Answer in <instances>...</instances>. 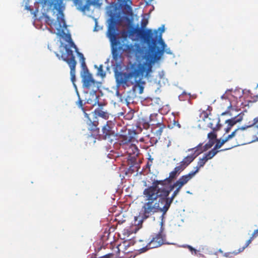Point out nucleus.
<instances>
[{
	"label": "nucleus",
	"mask_w": 258,
	"mask_h": 258,
	"mask_svg": "<svg viewBox=\"0 0 258 258\" xmlns=\"http://www.w3.org/2000/svg\"><path fill=\"white\" fill-rule=\"evenodd\" d=\"M255 125L253 122L248 125H246L238 127L229 135L230 138H235L237 145L236 146L246 144L247 141V138L249 135V132L246 130L247 128Z\"/></svg>",
	"instance_id": "nucleus-11"
},
{
	"label": "nucleus",
	"mask_w": 258,
	"mask_h": 258,
	"mask_svg": "<svg viewBox=\"0 0 258 258\" xmlns=\"http://www.w3.org/2000/svg\"><path fill=\"white\" fill-rule=\"evenodd\" d=\"M207 110L209 111V113H208L207 111L203 110L202 112L201 113V115H203V120H205L206 118H207L209 117V116H212L211 111L212 110V107L210 106H208Z\"/></svg>",
	"instance_id": "nucleus-26"
},
{
	"label": "nucleus",
	"mask_w": 258,
	"mask_h": 258,
	"mask_svg": "<svg viewBox=\"0 0 258 258\" xmlns=\"http://www.w3.org/2000/svg\"><path fill=\"white\" fill-rule=\"evenodd\" d=\"M164 26L159 28L158 30L154 31L152 30V38L155 40L153 46L150 44H147L149 47L148 56H152L155 60H159L163 54L165 47L166 46L162 39V34L164 32Z\"/></svg>",
	"instance_id": "nucleus-4"
},
{
	"label": "nucleus",
	"mask_w": 258,
	"mask_h": 258,
	"mask_svg": "<svg viewBox=\"0 0 258 258\" xmlns=\"http://www.w3.org/2000/svg\"><path fill=\"white\" fill-rule=\"evenodd\" d=\"M207 162L206 159L204 158H200L197 163V165L195 168L196 170L195 171H191L189 172V173L194 177L195 175L198 173L201 167H203L206 163Z\"/></svg>",
	"instance_id": "nucleus-21"
},
{
	"label": "nucleus",
	"mask_w": 258,
	"mask_h": 258,
	"mask_svg": "<svg viewBox=\"0 0 258 258\" xmlns=\"http://www.w3.org/2000/svg\"><path fill=\"white\" fill-rule=\"evenodd\" d=\"M148 23V19L143 18L141 22V28H140L142 29V30H144V29L146 27Z\"/></svg>",
	"instance_id": "nucleus-31"
},
{
	"label": "nucleus",
	"mask_w": 258,
	"mask_h": 258,
	"mask_svg": "<svg viewBox=\"0 0 258 258\" xmlns=\"http://www.w3.org/2000/svg\"><path fill=\"white\" fill-rule=\"evenodd\" d=\"M66 52L61 54L62 59L66 61L70 68V75L72 82L74 83L76 81V67L77 61L75 59V56L73 54V51L71 48L66 45Z\"/></svg>",
	"instance_id": "nucleus-9"
},
{
	"label": "nucleus",
	"mask_w": 258,
	"mask_h": 258,
	"mask_svg": "<svg viewBox=\"0 0 258 258\" xmlns=\"http://www.w3.org/2000/svg\"><path fill=\"white\" fill-rule=\"evenodd\" d=\"M143 126L145 129H148L151 126L150 123L148 122L144 121V120H143Z\"/></svg>",
	"instance_id": "nucleus-33"
},
{
	"label": "nucleus",
	"mask_w": 258,
	"mask_h": 258,
	"mask_svg": "<svg viewBox=\"0 0 258 258\" xmlns=\"http://www.w3.org/2000/svg\"><path fill=\"white\" fill-rule=\"evenodd\" d=\"M94 112L96 116L102 117L105 119H107L109 118L108 113L106 111H104L100 109H96Z\"/></svg>",
	"instance_id": "nucleus-25"
},
{
	"label": "nucleus",
	"mask_w": 258,
	"mask_h": 258,
	"mask_svg": "<svg viewBox=\"0 0 258 258\" xmlns=\"http://www.w3.org/2000/svg\"><path fill=\"white\" fill-rule=\"evenodd\" d=\"M227 114H229L230 115V113L229 111H225L224 112L222 113L221 115H224Z\"/></svg>",
	"instance_id": "nucleus-36"
},
{
	"label": "nucleus",
	"mask_w": 258,
	"mask_h": 258,
	"mask_svg": "<svg viewBox=\"0 0 258 258\" xmlns=\"http://www.w3.org/2000/svg\"><path fill=\"white\" fill-rule=\"evenodd\" d=\"M230 137L229 136V135L227 136L225 139H223L221 140H216V144L214 146V147L213 148L216 151H219L218 149H220L225 143H226L227 141H228L229 140L231 139L230 138ZM234 147H236V145H234L231 147H229L228 148H227V149H222V150H220V152L221 151H226L227 150H228V149H230Z\"/></svg>",
	"instance_id": "nucleus-18"
},
{
	"label": "nucleus",
	"mask_w": 258,
	"mask_h": 258,
	"mask_svg": "<svg viewBox=\"0 0 258 258\" xmlns=\"http://www.w3.org/2000/svg\"><path fill=\"white\" fill-rule=\"evenodd\" d=\"M187 247L188 248V249L192 251V250H195L196 251V249L195 248H194L192 246H190V245H188L187 246Z\"/></svg>",
	"instance_id": "nucleus-35"
},
{
	"label": "nucleus",
	"mask_w": 258,
	"mask_h": 258,
	"mask_svg": "<svg viewBox=\"0 0 258 258\" xmlns=\"http://www.w3.org/2000/svg\"><path fill=\"white\" fill-rule=\"evenodd\" d=\"M97 74L98 76H100L102 78L105 77L106 74L103 70V66L102 64H100L98 67Z\"/></svg>",
	"instance_id": "nucleus-27"
},
{
	"label": "nucleus",
	"mask_w": 258,
	"mask_h": 258,
	"mask_svg": "<svg viewBox=\"0 0 258 258\" xmlns=\"http://www.w3.org/2000/svg\"><path fill=\"white\" fill-rule=\"evenodd\" d=\"M134 219H135V223H135V224H137L136 222H137V221L138 220V217L137 216H135Z\"/></svg>",
	"instance_id": "nucleus-37"
},
{
	"label": "nucleus",
	"mask_w": 258,
	"mask_h": 258,
	"mask_svg": "<svg viewBox=\"0 0 258 258\" xmlns=\"http://www.w3.org/2000/svg\"><path fill=\"white\" fill-rule=\"evenodd\" d=\"M209 120H211L208 124V127H210L211 128H216V127H219V129H220V127L221 126V125L220 124V118L219 117H212V116L210 117Z\"/></svg>",
	"instance_id": "nucleus-20"
},
{
	"label": "nucleus",
	"mask_w": 258,
	"mask_h": 258,
	"mask_svg": "<svg viewBox=\"0 0 258 258\" xmlns=\"http://www.w3.org/2000/svg\"><path fill=\"white\" fill-rule=\"evenodd\" d=\"M189 164L183 159L180 162L178 165L176 166L173 170L169 173L168 177L164 180H155L152 182V185L149 187H151L153 189L154 187H158L159 186L170 184L172 181L176 179L179 174Z\"/></svg>",
	"instance_id": "nucleus-7"
},
{
	"label": "nucleus",
	"mask_w": 258,
	"mask_h": 258,
	"mask_svg": "<svg viewBox=\"0 0 258 258\" xmlns=\"http://www.w3.org/2000/svg\"><path fill=\"white\" fill-rule=\"evenodd\" d=\"M165 128V125L164 123H158V125L151 128V132L159 139Z\"/></svg>",
	"instance_id": "nucleus-19"
},
{
	"label": "nucleus",
	"mask_w": 258,
	"mask_h": 258,
	"mask_svg": "<svg viewBox=\"0 0 258 258\" xmlns=\"http://www.w3.org/2000/svg\"><path fill=\"white\" fill-rule=\"evenodd\" d=\"M152 30L148 29L143 30L140 28L138 26L136 27L131 26V28L127 31L123 30L121 32V36L122 38L126 40L128 37L132 40H138L141 38L147 44H150L153 45L155 43V40L152 38Z\"/></svg>",
	"instance_id": "nucleus-5"
},
{
	"label": "nucleus",
	"mask_w": 258,
	"mask_h": 258,
	"mask_svg": "<svg viewBox=\"0 0 258 258\" xmlns=\"http://www.w3.org/2000/svg\"><path fill=\"white\" fill-rule=\"evenodd\" d=\"M251 236L254 239L255 238H256L257 236H258V229H256L255 230L253 233L251 235Z\"/></svg>",
	"instance_id": "nucleus-34"
},
{
	"label": "nucleus",
	"mask_w": 258,
	"mask_h": 258,
	"mask_svg": "<svg viewBox=\"0 0 258 258\" xmlns=\"http://www.w3.org/2000/svg\"><path fill=\"white\" fill-rule=\"evenodd\" d=\"M230 107H231V105L228 107V108H230Z\"/></svg>",
	"instance_id": "nucleus-42"
},
{
	"label": "nucleus",
	"mask_w": 258,
	"mask_h": 258,
	"mask_svg": "<svg viewBox=\"0 0 258 258\" xmlns=\"http://www.w3.org/2000/svg\"><path fill=\"white\" fill-rule=\"evenodd\" d=\"M169 185L159 186L158 187H148L143 191V195L146 201L142 207V220H139L137 223L139 225L142 223L143 220L149 218L154 213L162 212V218L169 209L171 204L174 198L178 194L175 190L173 191L170 198H168L169 195L163 196L161 192L162 189L166 190L169 189Z\"/></svg>",
	"instance_id": "nucleus-3"
},
{
	"label": "nucleus",
	"mask_w": 258,
	"mask_h": 258,
	"mask_svg": "<svg viewBox=\"0 0 258 258\" xmlns=\"http://www.w3.org/2000/svg\"><path fill=\"white\" fill-rule=\"evenodd\" d=\"M27 9H28L29 10H31V9L30 8H28V7H27Z\"/></svg>",
	"instance_id": "nucleus-41"
},
{
	"label": "nucleus",
	"mask_w": 258,
	"mask_h": 258,
	"mask_svg": "<svg viewBox=\"0 0 258 258\" xmlns=\"http://www.w3.org/2000/svg\"><path fill=\"white\" fill-rule=\"evenodd\" d=\"M117 28L114 25L109 26L107 35L111 43L112 57L115 62L119 63L122 57V46L120 45L118 39V34L116 33Z\"/></svg>",
	"instance_id": "nucleus-6"
},
{
	"label": "nucleus",
	"mask_w": 258,
	"mask_h": 258,
	"mask_svg": "<svg viewBox=\"0 0 258 258\" xmlns=\"http://www.w3.org/2000/svg\"><path fill=\"white\" fill-rule=\"evenodd\" d=\"M253 239H254V238H253L252 236H251V237H250V238H249V239L246 241V243H245V245H244V246H243V247H242L239 248L238 249H239V252H241L243 251L244 250V249H245V248H246V247H247V246L250 244V243L251 242V241H252Z\"/></svg>",
	"instance_id": "nucleus-28"
},
{
	"label": "nucleus",
	"mask_w": 258,
	"mask_h": 258,
	"mask_svg": "<svg viewBox=\"0 0 258 258\" xmlns=\"http://www.w3.org/2000/svg\"><path fill=\"white\" fill-rule=\"evenodd\" d=\"M137 133L135 131L128 130L127 134L120 135L121 144L124 146L126 150V153L130 155L138 156L139 150L138 147L134 144L136 141L135 136Z\"/></svg>",
	"instance_id": "nucleus-8"
},
{
	"label": "nucleus",
	"mask_w": 258,
	"mask_h": 258,
	"mask_svg": "<svg viewBox=\"0 0 258 258\" xmlns=\"http://www.w3.org/2000/svg\"><path fill=\"white\" fill-rule=\"evenodd\" d=\"M126 50L129 52H133L134 51V46L132 44H127L125 46Z\"/></svg>",
	"instance_id": "nucleus-32"
},
{
	"label": "nucleus",
	"mask_w": 258,
	"mask_h": 258,
	"mask_svg": "<svg viewBox=\"0 0 258 258\" xmlns=\"http://www.w3.org/2000/svg\"><path fill=\"white\" fill-rule=\"evenodd\" d=\"M151 71L152 66L150 64L130 63L125 72L115 73L116 84L118 86H122L124 88L132 86L131 97L134 98L137 94H141L143 93L146 84L144 79L148 77Z\"/></svg>",
	"instance_id": "nucleus-2"
},
{
	"label": "nucleus",
	"mask_w": 258,
	"mask_h": 258,
	"mask_svg": "<svg viewBox=\"0 0 258 258\" xmlns=\"http://www.w3.org/2000/svg\"><path fill=\"white\" fill-rule=\"evenodd\" d=\"M212 131L208 134V138L209 141H213L215 142V140L217 139V135L216 132L219 131V127H216V128H212Z\"/></svg>",
	"instance_id": "nucleus-23"
},
{
	"label": "nucleus",
	"mask_w": 258,
	"mask_h": 258,
	"mask_svg": "<svg viewBox=\"0 0 258 258\" xmlns=\"http://www.w3.org/2000/svg\"><path fill=\"white\" fill-rule=\"evenodd\" d=\"M43 5V6L49 5L50 7L53 6V9L58 12L56 22L54 24V28L57 30V35L62 38L64 40L69 43L70 47L75 48L78 55L80 57V61L81 64L82 71L81 76L82 78L83 86L90 93H93L96 99L97 96L96 95V92L99 90V82L95 81L92 75L89 73V70L85 63V58L84 55L78 51V49L74 42L73 41L71 35L70 33H66L64 29L67 28V25L64 20V16L63 11L64 6L63 5V0H51L50 3H47V0H39L38 2Z\"/></svg>",
	"instance_id": "nucleus-1"
},
{
	"label": "nucleus",
	"mask_w": 258,
	"mask_h": 258,
	"mask_svg": "<svg viewBox=\"0 0 258 258\" xmlns=\"http://www.w3.org/2000/svg\"><path fill=\"white\" fill-rule=\"evenodd\" d=\"M215 144V142L209 141L203 147V152L207 151L209 149L211 148Z\"/></svg>",
	"instance_id": "nucleus-29"
},
{
	"label": "nucleus",
	"mask_w": 258,
	"mask_h": 258,
	"mask_svg": "<svg viewBox=\"0 0 258 258\" xmlns=\"http://www.w3.org/2000/svg\"><path fill=\"white\" fill-rule=\"evenodd\" d=\"M132 2L131 0H119V7L122 13L125 15V20L130 26V29L133 23V13L131 6Z\"/></svg>",
	"instance_id": "nucleus-12"
},
{
	"label": "nucleus",
	"mask_w": 258,
	"mask_h": 258,
	"mask_svg": "<svg viewBox=\"0 0 258 258\" xmlns=\"http://www.w3.org/2000/svg\"><path fill=\"white\" fill-rule=\"evenodd\" d=\"M113 124L111 121H107L106 124L102 127V134L100 135V138L104 140H108L112 142L113 138L115 137L114 132L112 131Z\"/></svg>",
	"instance_id": "nucleus-15"
},
{
	"label": "nucleus",
	"mask_w": 258,
	"mask_h": 258,
	"mask_svg": "<svg viewBox=\"0 0 258 258\" xmlns=\"http://www.w3.org/2000/svg\"><path fill=\"white\" fill-rule=\"evenodd\" d=\"M202 145L203 144L200 143L194 148L188 149L187 152H191V154L184 157L183 159L189 165L198 156L203 152Z\"/></svg>",
	"instance_id": "nucleus-16"
},
{
	"label": "nucleus",
	"mask_w": 258,
	"mask_h": 258,
	"mask_svg": "<svg viewBox=\"0 0 258 258\" xmlns=\"http://www.w3.org/2000/svg\"><path fill=\"white\" fill-rule=\"evenodd\" d=\"M175 191H176L178 194H179V191H180V189H181L178 188H177V187H175Z\"/></svg>",
	"instance_id": "nucleus-38"
},
{
	"label": "nucleus",
	"mask_w": 258,
	"mask_h": 258,
	"mask_svg": "<svg viewBox=\"0 0 258 258\" xmlns=\"http://www.w3.org/2000/svg\"><path fill=\"white\" fill-rule=\"evenodd\" d=\"M243 119L242 115L240 114H238L237 116L233 117L231 119H227L225 121V122L227 123V126L225 129V131L226 133L229 132L232 127L234 126L237 122H240Z\"/></svg>",
	"instance_id": "nucleus-17"
},
{
	"label": "nucleus",
	"mask_w": 258,
	"mask_h": 258,
	"mask_svg": "<svg viewBox=\"0 0 258 258\" xmlns=\"http://www.w3.org/2000/svg\"><path fill=\"white\" fill-rule=\"evenodd\" d=\"M161 227L160 231L158 233H153L152 234L149 239L145 248L146 250L156 248L164 244L166 240V235L163 233L164 228L163 227V221L160 223Z\"/></svg>",
	"instance_id": "nucleus-10"
},
{
	"label": "nucleus",
	"mask_w": 258,
	"mask_h": 258,
	"mask_svg": "<svg viewBox=\"0 0 258 258\" xmlns=\"http://www.w3.org/2000/svg\"><path fill=\"white\" fill-rule=\"evenodd\" d=\"M135 165H136L135 167V168H138L139 165L137 163H135V164L134 165L132 166L131 167H134Z\"/></svg>",
	"instance_id": "nucleus-39"
},
{
	"label": "nucleus",
	"mask_w": 258,
	"mask_h": 258,
	"mask_svg": "<svg viewBox=\"0 0 258 258\" xmlns=\"http://www.w3.org/2000/svg\"><path fill=\"white\" fill-rule=\"evenodd\" d=\"M193 176L189 173L187 174L181 176L177 180H176L172 185L169 184V189L166 190L165 189H162L161 191L163 196L169 195L170 192L175 188L177 187L181 189V188L186 184Z\"/></svg>",
	"instance_id": "nucleus-13"
},
{
	"label": "nucleus",
	"mask_w": 258,
	"mask_h": 258,
	"mask_svg": "<svg viewBox=\"0 0 258 258\" xmlns=\"http://www.w3.org/2000/svg\"><path fill=\"white\" fill-rule=\"evenodd\" d=\"M240 252H239V249H238L237 251H234L232 252H226L224 253V255L227 257H232L233 256L237 255V254H238Z\"/></svg>",
	"instance_id": "nucleus-30"
},
{
	"label": "nucleus",
	"mask_w": 258,
	"mask_h": 258,
	"mask_svg": "<svg viewBox=\"0 0 258 258\" xmlns=\"http://www.w3.org/2000/svg\"><path fill=\"white\" fill-rule=\"evenodd\" d=\"M77 104L83 111L85 117L87 118L86 123L88 126V130L92 132L98 133L99 129L98 127V121L97 116L94 117L93 120L89 117V115L85 112V109L83 107V101L80 98H79V100L77 101Z\"/></svg>",
	"instance_id": "nucleus-14"
},
{
	"label": "nucleus",
	"mask_w": 258,
	"mask_h": 258,
	"mask_svg": "<svg viewBox=\"0 0 258 258\" xmlns=\"http://www.w3.org/2000/svg\"><path fill=\"white\" fill-rule=\"evenodd\" d=\"M149 159L151 161V163H152V161H153V158H152V159H151V157H150L149 158Z\"/></svg>",
	"instance_id": "nucleus-40"
},
{
	"label": "nucleus",
	"mask_w": 258,
	"mask_h": 258,
	"mask_svg": "<svg viewBox=\"0 0 258 258\" xmlns=\"http://www.w3.org/2000/svg\"><path fill=\"white\" fill-rule=\"evenodd\" d=\"M219 152H220V151H216L213 148L208 153H205L203 157L208 161L209 160L212 159Z\"/></svg>",
	"instance_id": "nucleus-24"
},
{
	"label": "nucleus",
	"mask_w": 258,
	"mask_h": 258,
	"mask_svg": "<svg viewBox=\"0 0 258 258\" xmlns=\"http://www.w3.org/2000/svg\"><path fill=\"white\" fill-rule=\"evenodd\" d=\"M158 115L157 114H152L150 116V122L151 127L158 125V123H162V121L158 120Z\"/></svg>",
	"instance_id": "nucleus-22"
}]
</instances>
